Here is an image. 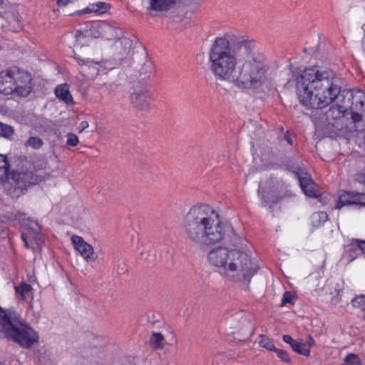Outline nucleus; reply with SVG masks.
<instances>
[{"mask_svg":"<svg viewBox=\"0 0 365 365\" xmlns=\"http://www.w3.org/2000/svg\"><path fill=\"white\" fill-rule=\"evenodd\" d=\"M255 47V41L244 36L217 37L208 52L210 70L217 79L240 88H258L265 81L267 67L253 53Z\"/></svg>","mask_w":365,"mask_h":365,"instance_id":"nucleus-1","label":"nucleus"},{"mask_svg":"<svg viewBox=\"0 0 365 365\" xmlns=\"http://www.w3.org/2000/svg\"><path fill=\"white\" fill-rule=\"evenodd\" d=\"M182 231L187 241L199 246L214 245L232 234L230 243L240 244L241 238L232 227L221 221L218 212L206 204L192 206L182 219Z\"/></svg>","mask_w":365,"mask_h":365,"instance_id":"nucleus-2","label":"nucleus"},{"mask_svg":"<svg viewBox=\"0 0 365 365\" xmlns=\"http://www.w3.org/2000/svg\"><path fill=\"white\" fill-rule=\"evenodd\" d=\"M331 70L313 66L303 70L296 78V91L300 103L312 109L330 104L339 95L340 88L334 83Z\"/></svg>","mask_w":365,"mask_h":365,"instance_id":"nucleus-3","label":"nucleus"},{"mask_svg":"<svg viewBox=\"0 0 365 365\" xmlns=\"http://www.w3.org/2000/svg\"><path fill=\"white\" fill-rule=\"evenodd\" d=\"M34 87L31 74L20 67L12 66L0 71V93L4 95L26 98Z\"/></svg>","mask_w":365,"mask_h":365,"instance_id":"nucleus-4","label":"nucleus"},{"mask_svg":"<svg viewBox=\"0 0 365 365\" xmlns=\"http://www.w3.org/2000/svg\"><path fill=\"white\" fill-rule=\"evenodd\" d=\"M2 334L8 340L16 343L24 349H30L39 341L38 332L16 311L10 316V320Z\"/></svg>","mask_w":365,"mask_h":365,"instance_id":"nucleus-5","label":"nucleus"},{"mask_svg":"<svg viewBox=\"0 0 365 365\" xmlns=\"http://www.w3.org/2000/svg\"><path fill=\"white\" fill-rule=\"evenodd\" d=\"M257 269L258 266L247 253L232 250L225 276L232 282L248 283Z\"/></svg>","mask_w":365,"mask_h":365,"instance_id":"nucleus-6","label":"nucleus"},{"mask_svg":"<svg viewBox=\"0 0 365 365\" xmlns=\"http://www.w3.org/2000/svg\"><path fill=\"white\" fill-rule=\"evenodd\" d=\"M24 167L26 170H12L9 181L4 184L5 192L13 198H18L24 194L27 187L42 180V177L36 173L30 162L26 161Z\"/></svg>","mask_w":365,"mask_h":365,"instance_id":"nucleus-7","label":"nucleus"},{"mask_svg":"<svg viewBox=\"0 0 365 365\" xmlns=\"http://www.w3.org/2000/svg\"><path fill=\"white\" fill-rule=\"evenodd\" d=\"M130 100L135 109L148 112L154 100L153 93L145 88H133V91L130 95Z\"/></svg>","mask_w":365,"mask_h":365,"instance_id":"nucleus-8","label":"nucleus"},{"mask_svg":"<svg viewBox=\"0 0 365 365\" xmlns=\"http://www.w3.org/2000/svg\"><path fill=\"white\" fill-rule=\"evenodd\" d=\"M258 193L261 195L264 203L270 206L277 203L282 199L279 184L272 180H267L260 185Z\"/></svg>","mask_w":365,"mask_h":365,"instance_id":"nucleus-9","label":"nucleus"},{"mask_svg":"<svg viewBox=\"0 0 365 365\" xmlns=\"http://www.w3.org/2000/svg\"><path fill=\"white\" fill-rule=\"evenodd\" d=\"M231 250L227 248L218 247L211 250L207 256L210 264L216 267H222L225 272L230 262Z\"/></svg>","mask_w":365,"mask_h":365,"instance_id":"nucleus-10","label":"nucleus"},{"mask_svg":"<svg viewBox=\"0 0 365 365\" xmlns=\"http://www.w3.org/2000/svg\"><path fill=\"white\" fill-rule=\"evenodd\" d=\"M356 205L365 207V193L343 191L339 197L337 207L340 208L344 205Z\"/></svg>","mask_w":365,"mask_h":365,"instance_id":"nucleus-11","label":"nucleus"},{"mask_svg":"<svg viewBox=\"0 0 365 365\" xmlns=\"http://www.w3.org/2000/svg\"><path fill=\"white\" fill-rule=\"evenodd\" d=\"M71 240L76 250L78 251L88 262L95 261L93 247L87 243L83 237L73 235Z\"/></svg>","mask_w":365,"mask_h":365,"instance_id":"nucleus-12","label":"nucleus"},{"mask_svg":"<svg viewBox=\"0 0 365 365\" xmlns=\"http://www.w3.org/2000/svg\"><path fill=\"white\" fill-rule=\"evenodd\" d=\"M41 226L38 222H34L31 225L24 229L21 233V237L27 238L34 241L37 249H41L43 240L41 233Z\"/></svg>","mask_w":365,"mask_h":365,"instance_id":"nucleus-13","label":"nucleus"},{"mask_svg":"<svg viewBox=\"0 0 365 365\" xmlns=\"http://www.w3.org/2000/svg\"><path fill=\"white\" fill-rule=\"evenodd\" d=\"M298 177L300 187L307 196L311 197L319 196L318 186L307 173L298 174Z\"/></svg>","mask_w":365,"mask_h":365,"instance_id":"nucleus-14","label":"nucleus"},{"mask_svg":"<svg viewBox=\"0 0 365 365\" xmlns=\"http://www.w3.org/2000/svg\"><path fill=\"white\" fill-rule=\"evenodd\" d=\"M97 31L101 38L106 40H120L123 33L121 29L114 27L107 23H102L97 27Z\"/></svg>","mask_w":365,"mask_h":365,"instance_id":"nucleus-15","label":"nucleus"},{"mask_svg":"<svg viewBox=\"0 0 365 365\" xmlns=\"http://www.w3.org/2000/svg\"><path fill=\"white\" fill-rule=\"evenodd\" d=\"M348 101H350L351 112L358 111L365 106V93L359 89L353 90L349 93Z\"/></svg>","mask_w":365,"mask_h":365,"instance_id":"nucleus-16","label":"nucleus"},{"mask_svg":"<svg viewBox=\"0 0 365 365\" xmlns=\"http://www.w3.org/2000/svg\"><path fill=\"white\" fill-rule=\"evenodd\" d=\"M114 47L115 50V59L121 61L128 56L131 48V42L127 38H121L115 42Z\"/></svg>","mask_w":365,"mask_h":365,"instance_id":"nucleus-17","label":"nucleus"},{"mask_svg":"<svg viewBox=\"0 0 365 365\" xmlns=\"http://www.w3.org/2000/svg\"><path fill=\"white\" fill-rule=\"evenodd\" d=\"M175 4V0H150L148 11L150 14L152 11L163 12L168 11Z\"/></svg>","mask_w":365,"mask_h":365,"instance_id":"nucleus-18","label":"nucleus"},{"mask_svg":"<svg viewBox=\"0 0 365 365\" xmlns=\"http://www.w3.org/2000/svg\"><path fill=\"white\" fill-rule=\"evenodd\" d=\"M351 120L354 123L353 128L356 131L365 130V106L357 112H351Z\"/></svg>","mask_w":365,"mask_h":365,"instance_id":"nucleus-19","label":"nucleus"},{"mask_svg":"<svg viewBox=\"0 0 365 365\" xmlns=\"http://www.w3.org/2000/svg\"><path fill=\"white\" fill-rule=\"evenodd\" d=\"M55 94L59 100L68 105L74 103L73 98L69 91L67 83L57 86L55 89Z\"/></svg>","mask_w":365,"mask_h":365,"instance_id":"nucleus-20","label":"nucleus"},{"mask_svg":"<svg viewBox=\"0 0 365 365\" xmlns=\"http://www.w3.org/2000/svg\"><path fill=\"white\" fill-rule=\"evenodd\" d=\"M10 164L5 155L0 154V183L4 186L10 180Z\"/></svg>","mask_w":365,"mask_h":365,"instance_id":"nucleus-21","label":"nucleus"},{"mask_svg":"<svg viewBox=\"0 0 365 365\" xmlns=\"http://www.w3.org/2000/svg\"><path fill=\"white\" fill-rule=\"evenodd\" d=\"M32 290L31 285L24 282L15 287L16 294L22 301H26L29 298L32 297Z\"/></svg>","mask_w":365,"mask_h":365,"instance_id":"nucleus-22","label":"nucleus"},{"mask_svg":"<svg viewBox=\"0 0 365 365\" xmlns=\"http://www.w3.org/2000/svg\"><path fill=\"white\" fill-rule=\"evenodd\" d=\"M343 107L339 106H331L326 112V120L329 123L331 120H338L343 117Z\"/></svg>","mask_w":365,"mask_h":365,"instance_id":"nucleus-23","label":"nucleus"},{"mask_svg":"<svg viewBox=\"0 0 365 365\" xmlns=\"http://www.w3.org/2000/svg\"><path fill=\"white\" fill-rule=\"evenodd\" d=\"M310 220L313 227H319L327 221L328 214L323 211L316 212L312 215Z\"/></svg>","mask_w":365,"mask_h":365,"instance_id":"nucleus-24","label":"nucleus"},{"mask_svg":"<svg viewBox=\"0 0 365 365\" xmlns=\"http://www.w3.org/2000/svg\"><path fill=\"white\" fill-rule=\"evenodd\" d=\"M150 346L155 349H162L165 344L164 336L160 332H153L150 339Z\"/></svg>","mask_w":365,"mask_h":365,"instance_id":"nucleus-25","label":"nucleus"},{"mask_svg":"<svg viewBox=\"0 0 365 365\" xmlns=\"http://www.w3.org/2000/svg\"><path fill=\"white\" fill-rule=\"evenodd\" d=\"M14 309H3L0 307V332L2 333L10 320V316L14 313Z\"/></svg>","mask_w":365,"mask_h":365,"instance_id":"nucleus-26","label":"nucleus"},{"mask_svg":"<svg viewBox=\"0 0 365 365\" xmlns=\"http://www.w3.org/2000/svg\"><path fill=\"white\" fill-rule=\"evenodd\" d=\"M359 255V250L358 247L354 245V240H351L350 244L346 247L344 257L347 258L348 262L354 261Z\"/></svg>","mask_w":365,"mask_h":365,"instance_id":"nucleus-27","label":"nucleus"},{"mask_svg":"<svg viewBox=\"0 0 365 365\" xmlns=\"http://www.w3.org/2000/svg\"><path fill=\"white\" fill-rule=\"evenodd\" d=\"M155 71V66L150 61H146L141 66L139 73L143 78H149Z\"/></svg>","mask_w":365,"mask_h":365,"instance_id":"nucleus-28","label":"nucleus"},{"mask_svg":"<svg viewBox=\"0 0 365 365\" xmlns=\"http://www.w3.org/2000/svg\"><path fill=\"white\" fill-rule=\"evenodd\" d=\"M75 59L78 64L82 67L83 71H86V68H92L94 70H97L96 66L98 65V62H95L94 61L90 60L89 58L83 59L80 57H75Z\"/></svg>","mask_w":365,"mask_h":365,"instance_id":"nucleus-29","label":"nucleus"},{"mask_svg":"<svg viewBox=\"0 0 365 365\" xmlns=\"http://www.w3.org/2000/svg\"><path fill=\"white\" fill-rule=\"evenodd\" d=\"M14 133L12 126L0 122V137L11 140Z\"/></svg>","mask_w":365,"mask_h":365,"instance_id":"nucleus-30","label":"nucleus"},{"mask_svg":"<svg viewBox=\"0 0 365 365\" xmlns=\"http://www.w3.org/2000/svg\"><path fill=\"white\" fill-rule=\"evenodd\" d=\"M294 351L296 353L303 355L304 356H309L310 355V350L304 347L303 343L298 342L296 340L290 346Z\"/></svg>","mask_w":365,"mask_h":365,"instance_id":"nucleus-31","label":"nucleus"},{"mask_svg":"<svg viewBox=\"0 0 365 365\" xmlns=\"http://www.w3.org/2000/svg\"><path fill=\"white\" fill-rule=\"evenodd\" d=\"M43 144L42 139L38 137H29L25 142L26 147H31L34 149H39Z\"/></svg>","mask_w":365,"mask_h":365,"instance_id":"nucleus-32","label":"nucleus"},{"mask_svg":"<svg viewBox=\"0 0 365 365\" xmlns=\"http://www.w3.org/2000/svg\"><path fill=\"white\" fill-rule=\"evenodd\" d=\"M351 304L354 307L359 309L365 316V294L354 297Z\"/></svg>","mask_w":365,"mask_h":365,"instance_id":"nucleus-33","label":"nucleus"},{"mask_svg":"<svg viewBox=\"0 0 365 365\" xmlns=\"http://www.w3.org/2000/svg\"><path fill=\"white\" fill-rule=\"evenodd\" d=\"M259 337H260V340H259V343L262 347H263L269 351L275 350L276 347H275L274 343L267 336L262 334L259 336Z\"/></svg>","mask_w":365,"mask_h":365,"instance_id":"nucleus-34","label":"nucleus"},{"mask_svg":"<svg viewBox=\"0 0 365 365\" xmlns=\"http://www.w3.org/2000/svg\"><path fill=\"white\" fill-rule=\"evenodd\" d=\"M344 365H361V361L358 355L355 354H348L344 359Z\"/></svg>","mask_w":365,"mask_h":365,"instance_id":"nucleus-35","label":"nucleus"},{"mask_svg":"<svg viewBox=\"0 0 365 365\" xmlns=\"http://www.w3.org/2000/svg\"><path fill=\"white\" fill-rule=\"evenodd\" d=\"M66 145L68 146L75 147L79 143L78 137L73 133H68L66 135Z\"/></svg>","mask_w":365,"mask_h":365,"instance_id":"nucleus-36","label":"nucleus"},{"mask_svg":"<svg viewBox=\"0 0 365 365\" xmlns=\"http://www.w3.org/2000/svg\"><path fill=\"white\" fill-rule=\"evenodd\" d=\"M295 297L291 292H285L282 299V306L287 304H293Z\"/></svg>","mask_w":365,"mask_h":365,"instance_id":"nucleus-37","label":"nucleus"},{"mask_svg":"<svg viewBox=\"0 0 365 365\" xmlns=\"http://www.w3.org/2000/svg\"><path fill=\"white\" fill-rule=\"evenodd\" d=\"M94 6L93 12L103 14L107 11L108 9V4L104 2H98L93 4Z\"/></svg>","mask_w":365,"mask_h":365,"instance_id":"nucleus-38","label":"nucleus"},{"mask_svg":"<svg viewBox=\"0 0 365 365\" xmlns=\"http://www.w3.org/2000/svg\"><path fill=\"white\" fill-rule=\"evenodd\" d=\"M274 351L276 352L277 356L284 362L290 363L291 360L287 352L283 349H275Z\"/></svg>","mask_w":365,"mask_h":365,"instance_id":"nucleus-39","label":"nucleus"},{"mask_svg":"<svg viewBox=\"0 0 365 365\" xmlns=\"http://www.w3.org/2000/svg\"><path fill=\"white\" fill-rule=\"evenodd\" d=\"M354 245L358 247L359 251L365 255V240H362L360 239H353Z\"/></svg>","mask_w":365,"mask_h":365,"instance_id":"nucleus-40","label":"nucleus"},{"mask_svg":"<svg viewBox=\"0 0 365 365\" xmlns=\"http://www.w3.org/2000/svg\"><path fill=\"white\" fill-rule=\"evenodd\" d=\"M355 178L357 182L365 186V168L355 175Z\"/></svg>","mask_w":365,"mask_h":365,"instance_id":"nucleus-41","label":"nucleus"},{"mask_svg":"<svg viewBox=\"0 0 365 365\" xmlns=\"http://www.w3.org/2000/svg\"><path fill=\"white\" fill-rule=\"evenodd\" d=\"M93 9H94V6H93V4H91L88 6L76 11L75 13V14L81 16V15H83V14H90V13L93 12Z\"/></svg>","mask_w":365,"mask_h":365,"instance_id":"nucleus-42","label":"nucleus"},{"mask_svg":"<svg viewBox=\"0 0 365 365\" xmlns=\"http://www.w3.org/2000/svg\"><path fill=\"white\" fill-rule=\"evenodd\" d=\"M21 240L24 242V245H25L26 248H27V249L31 248L33 250L37 249L34 241H32L31 240H27V238H26L24 237H21Z\"/></svg>","mask_w":365,"mask_h":365,"instance_id":"nucleus-43","label":"nucleus"},{"mask_svg":"<svg viewBox=\"0 0 365 365\" xmlns=\"http://www.w3.org/2000/svg\"><path fill=\"white\" fill-rule=\"evenodd\" d=\"M304 347H306L309 350L310 348L315 345V341L311 335H309L307 338L305 343H303Z\"/></svg>","mask_w":365,"mask_h":365,"instance_id":"nucleus-44","label":"nucleus"},{"mask_svg":"<svg viewBox=\"0 0 365 365\" xmlns=\"http://www.w3.org/2000/svg\"><path fill=\"white\" fill-rule=\"evenodd\" d=\"M282 339H283V341H284L285 343L289 344L290 346H291V345L292 344V343H294V341H295V340H294V339L291 337V336H289V335H287V334H286V335H283Z\"/></svg>","mask_w":365,"mask_h":365,"instance_id":"nucleus-45","label":"nucleus"},{"mask_svg":"<svg viewBox=\"0 0 365 365\" xmlns=\"http://www.w3.org/2000/svg\"><path fill=\"white\" fill-rule=\"evenodd\" d=\"M284 138L288 143V144L292 145V143H293L292 138L290 133L288 131H287L284 133Z\"/></svg>","mask_w":365,"mask_h":365,"instance_id":"nucleus-46","label":"nucleus"},{"mask_svg":"<svg viewBox=\"0 0 365 365\" xmlns=\"http://www.w3.org/2000/svg\"><path fill=\"white\" fill-rule=\"evenodd\" d=\"M88 127V123L86 120L81 122V123L79 125L81 132H82L83 130L86 129Z\"/></svg>","mask_w":365,"mask_h":365,"instance_id":"nucleus-47","label":"nucleus"},{"mask_svg":"<svg viewBox=\"0 0 365 365\" xmlns=\"http://www.w3.org/2000/svg\"><path fill=\"white\" fill-rule=\"evenodd\" d=\"M4 4V0H0V6Z\"/></svg>","mask_w":365,"mask_h":365,"instance_id":"nucleus-48","label":"nucleus"},{"mask_svg":"<svg viewBox=\"0 0 365 365\" xmlns=\"http://www.w3.org/2000/svg\"><path fill=\"white\" fill-rule=\"evenodd\" d=\"M0 365H4V363L0 361Z\"/></svg>","mask_w":365,"mask_h":365,"instance_id":"nucleus-49","label":"nucleus"}]
</instances>
